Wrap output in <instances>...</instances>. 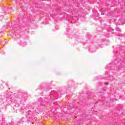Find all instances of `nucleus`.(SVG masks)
<instances>
[{
	"label": "nucleus",
	"instance_id": "nucleus-1",
	"mask_svg": "<svg viewBox=\"0 0 125 125\" xmlns=\"http://www.w3.org/2000/svg\"><path fill=\"white\" fill-rule=\"evenodd\" d=\"M116 31H118L119 32H121V29L119 27L116 28Z\"/></svg>",
	"mask_w": 125,
	"mask_h": 125
},
{
	"label": "nucleus",
	"instance_id": "nucleus-7",
	"mask_svg": "<svg viewBox=\"0 0 125 125\" xmlns=\"http://www.w3.org/2000/svg\"><path fill=\"white\" fill-rule=\"evenodd\" d=\"M119 22H121V20L119 21Z\"/></svg>",
	"mask_w": 125,
	"mask_h": 125
},
{
	"label": "nucleus",
	"instance_id": "nucleus-6",
	"mask_svg": "<svg viewBox=\"0 0 125 125\" xmlns=\"http://www.w3.org/2000/svg\"><path fill=\"white\" fill-rule=\"evenodd\" d=\"M37 125H40V124L39 123H38Z\"/></svg>",
	"mask_w": 125,
	"mask_h": 125
},
{
	"label": "nucleus",
	"instance_id": "nucleus-5",
	"mask_svg": "<svg viewBox=\"0 0 125 125\" xmlns=\"http://www.w3.org/2000/svg\"><path fill=\"white\" fill-rule=\"evenodd\" d=\"M122 24H125V22H122Z\"/></svg>",
	"mask_w": 125,
	"mask_h": 125
},
{
	"label": "nucleus",
	"instance_id": "nucleus-3",
	"mask_svg": "<svg viewBox=\"0 0 125 125\" xmlns=\"http://www.w3.org/2000/svg\"><path fill=\"white\" fill-rule=\"evenodd\" d=\"M104 84H105V85H108V84H109V83H105Z\"/></svg>",
	"mask_w": 125,
	"mask_h": 125
},
{
	"label": "nucleus",
	"instance_id": "nucleus-2",
	"mask_svg": "<svg viewBox=\"0 0 125 125\" xmlns=\"http://www.w3.org/2000/svg\"><path fill=\"white\" fill-rule=\"evenodd\" d=\"M104 14H105V13H104V12H102L101 13L102 15H104Z\"/></svg>",
	"mask_w": 125,
	"mask_h": 125
},
{
	"label": "nucleus",
	"instance_id": "nucleus-4",
	"mask_svg": "<svg viewBox=\"0 0 125 125\" xmlns=\"http://www.w3.org/2000/svg\"><path fill=\"white\" fill-rule=\"evenodd\" d=\"M20 45H22V43H20Z\"/></svg>",
	"mask_w": 125,
	"mask_h": 125
}]
</instances>
